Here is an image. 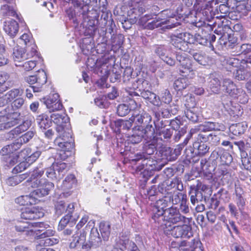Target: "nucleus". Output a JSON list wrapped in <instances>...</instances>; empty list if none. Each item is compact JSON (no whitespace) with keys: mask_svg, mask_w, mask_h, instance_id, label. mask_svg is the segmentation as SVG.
I'll return each mask as SVG.
<instances>
[{"mask_svg":"<svg viewBox=\"0 0 251 251\" xmlns=\"http://www.w3.org/2000/svg\"><path fill=\"white\" fill-rule=\"evenodd\" d=\"M35 134V131L30 130L18 138L15 142L3 147L1 150L2 154H5L13 151H17L23 144L28 142Z\"/></svg>","mask_w":251,"mask_h":251,"instance_id":"obj_12","label":"nucleus"},{"mask_svg":"<svg viewBox=\"0 0 251 251\" xmlns=\"http://www.w3.org/2000/svg\"><path fill=\"white\" fill-rule=\"evenodd\" d=\"M55 231L52 229H47L39 235H37V240L35 242L37 251H45L47 246H52L57 242L54 238H50L54 234Z\"/></svg>","mask_w":251,"mask_h":251,"instance_id":"obj_9","label":"nucleus"},{"mask_svg":"<svg viewBox=\"0 0 251 251\" xmlns=\"http://www.w3.org/2000/svg\"><path fill=\"white\" fill-rule=\"evenodd\" d=\"M59 96L57 93L50 95L44 101L50 112L62 109L63 105L59 100Z\"/></svg>","mask_w":251,"mask_h":251,"instance_id":"obj_20","label":"nucleus"},{"mask_svg":"<svg viewBox=\"0 0 251 251\" xmlns=\"http://www.w3.org/2000/svg\"><path fill=\"white\" fill-rule=\"evenodd\" d=\"M11 151L10 152L5 154H2L0 152L1 155L4 156V159H6L7 165H8V166H13L16 164L18 162L19 158L20 156L25 158V156H24V155H25L27 152V150H25L22 151L19 154H18L17 153H14V151Z\"/></svg>","mask_w":251,"mask_h":251,"instance_id":"obj_24","label":"nucleus"},{"mask_svg":"<svg viewBox=\"0 0 251 251\" xmlns=\"http://www.w3.org/2000/svg\"><path fill=\"white\" fill-rule=\"evenodd\" d=\"M225 128L223 124L218 122H205L199 126V130L203 132L212 130L224 131Z\"/></svg>","mask_w":251,"mask_h":251,"instance_id":"obj_28","label":"nucleus"},{"mask_svg":"<svg viewBox=\"0 0 251 251\" xmlns=\"http://www.w3.org/2000/svg\"><path fill=\"white\" fill-rule=\"evenodd\" d=\"M75 208L74 203L66 204L63 201H58L55 205V213L58 215H61L64 212H68L67 214L73 213Z\"/></svg>","mask_w":251,"mask_h":251,"instance_id":"obj_29","label":"nucleus"},{"mask_svg":"<svg viewBox=\"0 0 251 251\" xmlns=\"http://www.w3.org/2000/svg\"><path fill=\"white\" fill-rule=\"evenodd\" d=\"M170 204L168 197L165 196L163 198L159 199L156 201L154 208L158 210H166Z\"/></svg>","mask_w":251,"mask_h":251,"instance_id":"obj_50","label":"nucleus"},{"mask_svg":"<svg viewBox=\"0 0 251 251\" xmlns=\"http://www.w3.org/2000/svg\"><path fill=\"white\" fill-rule=\"evenodd\" d=\"M173 134V129L172 128H164L159 132V137H156V138H158V140L160 139L161 140L164 139L168 141L171 138Z\"/></svg>","mask_w":251,"mask_h":251,"instance_id":"obj_51","label":"nucleus"},{"mask_svg":"<svg viewBox=\"0 0 251 251\" xmlns=\"http://www.w3.org/2000/svg\"><path fill=\"white\" fill-rule=\"evenodd\" d=\"M133 123L135 125L134 126H143L147 125H150L151 121V115L144 110H135L130 117Z\"/></svg>","mask_w":251,"mask_h":251,"instance_id":"obj_15","label":"nucleus"},{"mask_svg":"<svg viewBox=\"0 0 251 251\" xmlns=\"http://www.w3.org/2000/svg\"><path fill=\"white\" fill-rule=\"evenodd\" d=\"M172 96L169 90H164L161 94V99L162 102L166 104H169L172 101Z\"/></svg>","mask_w":251,"mask_h":251,"instance_id":"obj_64","label":"nucleus"},{"mask_svg":"<svg viewBox=\"0 0 251 251\" xmlns=\"http://www.w3.org/2000/svg\"><path fill=\"white\" fill-rule=\"evenodd\" d=\"M36 121L42 131L50 127L52 123L49 117L44 114L38 116L36 118Z\"/></svg>","mask_w":251,"mask_h":251,"instance_id":"obj_41","label":"nucleus"},{"mask_svg":"<svg viewBox=\"0 0 251 251\" xmlns=\"http://www.w3.org/2000/svg\"><path fill=\"white\" fill-rule=\"evenodd\" d=\"M130 111V109L129 106L125 103L120 104L117 107V113L118 116L121 117L127 115Z\"/></svg>","mask_w":251,"mask_h":251,"instance_id":"obj_52","label":"nucleus"},{"mask_svg":"<svg viewBox=\"0 0 251 251\" xmlns=\"http://www.w3.org/2000/svg\"><path fill=\"white\" fill-rule=\"evenodd\" d=\"M198 138L201 142H208L212 146H217L219 144L220 140V138L218 135L212 133L208 135L200 133L198 135Z\"/></svg>","mask_w":251,"mask_h":251,"instance_id":"obj_35","label":"nucleus"},{"mask_svg":"<svg viewBox=\"0 0 251 251\" xmlns=\"http://www.w3.org/2000/svg\"><path fill=\"white\" fill-rule=\"evenodd\" d=\"M68 126L67 124L57 125L56 130L59 134L54 140L55 145L58 146L62 151H71L74 148V143L72 139L71 133L66 132L65 128ZM69 126V125H68Z\"/></svg>","mask_w":251,"mask_h":251,"instance_id":"obj_3","label":"nucleus"},{"mask_svg":"<svg viewBox=\"0 0 251 251\" xmlns=\"http://www.w3.org/2000/svg\"><path fill=\"white\" fill-rule=\"evenodd\" d=\"M185 53H177L176 59L179 63V70L182 73V75L186 76L188 73L193 74L195 68L193 67L192 60L188 57Z\"/></svg>","mask_w":251,"mask_h":251,"instance_id":"obj_13","label":"nucleus"},{"mask_svg":"<svg viewBox=\"0 0 251 251\" xmlns=\"http://www.w3.org/2000/svg\"><path fill=\"white\" fill-rule=\"evenodd\" d=\"M193 151H192L191 149H186L185 150L186 159L190 162L191 161V159L192 158L194 152H195L196 154L203 155L208 152L210 149L207 145L204 144V142H201V143L199 142H195L193 144Z\"/></svg>","mask_w":251,"mask_h":251,"instance_id":"obj_17","label":"nucleus"},{"mask_svg":"<svg viewBox=\"0 0 251 251\" xmlns=\"http://www.w3.org/2000/svg\"><path fill=\"white\" fill-rule=\"evenodd\" d=\"M36 49L37 46L35 44H34L33 42L26 46V51L27 53L26 54L27 59L33 57L37 54V52Z\"/></svg>","mask_w":251,"mask_h":251,"instance_id":"obj_57","label":"nucleus"},{"mask_svg":"<svg viewBox=\"0 0 251 251\" xmlns=\"http://www.w3.org/2000/svg\"><path fill=\"white\" fill-rule=\"evenodd\" d=\"M37 200L35 196L32 195V192L29 195L21 196L15 199V202L21 205H28L35 204Z\"/></svg>","mask_w":251,"mask_h":251,"instance_id":"obj_34","label":"nucleus"},{"mask_svg":"<svg viewBox=\"0 0 251 251\" xmlns=\"http://www.w3.org/2000/svg\"><path fill=\"white\" fill-rule=\"evenodd\" d=\"M3 29L11 37H14L19 31V25L15 20H10L4 23Z\"/></svg>","mask_w":251,"mask_h":251,"instance_id":"obj_30","label":"nucleus"},{"mask_svg":"<svg viewBox=\"0 0 251 251\" xmlns=\"http://www.w3.org/2000/svg\"><path fill=\"white\" fill-rule=\"evenodd\" d=\"M166 210H158L153 208L152 219L155 223H157L160 226L165 227L164 224L166 222V218L165 217V213Z\"/></svg>","mask_w":251,"mask_h":251,"instance_id":"obj_36","label":"nucleus"},{"mask_svg":"<svg viewBox=\"0 0 251 251\" xmlns=\"http://www.w3.org/2000/svg\"><path fill=\"white\" fill-rule=\"evenodd\" d=\"M167 224L173 225L189 224L191 219L182 215L177 207L172 206L166 209L165 213Z\"/></svg>","mask_w":251,"mask_h":251,"instance_id":"obj_8","label":"nucleus"},{"mask_svg":"<svg viewBox=\"0 0 251 251\" xmlns=\"http://www.w3.org/2000/svg\"><path fill=\"white\" fill-rule=\"evenodd\" d=\"M13 58L15 62H21L27 59L24 50L19 46L13 50Z\"/></svg>","mask_w":251,"mask_h":251,"instance_id":"obj_44","label":"nucleus"},{"mask_svg":"<svg viewBox=\"0 0 251 251\" xmlns=\"http://www.w3.org/2000/svg\"><path fill=\"white\" fill-rule=\"evenodd\" d=\"M178 25H179V24L177 22L174 24L171 22L170 20H165L158 17L155 18L151 22L147 24L145 28L148 29H153L155 28L162 27L163 28L172 29Z\"/></svg>","mask_w":251,"mask_h":251,"instance_id":"obj_16","label":"nucleus"},{"mask_svg":"<svg viewBox=\"0 0 251 251\" xmlns=\"http://www.w3.org/2000/svg\"><path fill=\"white\" fill-rule=\"evenodd\" d=\"M76 179L75 175L70 174L68 175L63 180L61 185V189L63 190H67L72 189L75 185Z\"/></svg>","mask_w":251,"mask_h":251,"instance_id":"obj_42","label":"nucleus"},{"mask_svg":"<svg viewBox=\"0 0 251 251\" xmlns=\"http://www.w3.org/2000/svg\"><path fill=\"white\" fill-rule=\"evenodd\" d=\"M160 151L162 157L166 158L168 161H173L177 158L176 155L173 149L170 147H164Z\"/></svg>","mask_w":251,"mask_h":251,"instance_id":"obj_46","label":"nucleus"},{"mask_svg":"<svg viewBox=\"0 0 251 251\" xmlns=\"http://www.w3.org/2000/svg\"><path fill=\"white\" fill-rule=\"evenodd\" d=\"M167 196L168 197V200H169L170 204L174 205L181 203L187 198L186 194L176 191L168 192Z\"/></svg>","mask_w":251,"mask_h":251,"instance_id":"obj_31","label":"nucleus"},{"mask_svg":"<svg viewBox=\"0 0 251 251\" xmlns=\"http://www.w3.org/2000/svg\"><path fill=\"white\" fill-rule=\"evenodd\" d=\"M102 14L101 19L103 20L104 25L108 24H111L114 22L112 18V14L110 12H108L106 10L101 11Z\"/></svg>","mask_w":251,"mask_h":251,"instance_id":"obj_62","label":"nucleus"},{"mask_svg":"<svg viewBox=\"0 0 251 251\" xmlns=\"http://www.w3.org/2000/svg\"><path fill=\"white\" fill-rule=\"evenodd\" d=\"M128 238L124 233H120L119 237L116 239V246L121 251L126 250L129 242Z\"/></svg>","mask_w":251,"mask_h":251,"instance_id":"obj_45","label":"nucleus"},{"mask_svg":"<svg viewBox=\"0 0 251 251\" xmlns=\"http://www.w3.org/2000/svg\"><path fill=\"white\" fill-rule=\"evenodd\" d=\"M147 141V142L144 146V152L143 154H144V153H145L148 156H150L153 154L156 150L158 138H156V135L155 134V137L153 139L148 140Z\"/></svg>","mask_w":251,"mask_h":251,"instance_id":"obj_39","label":"nucleus"},{"mask_svg":"<svg viewBox=\"0 0 251 251\" xmlns=\"http://www.w3.org/2000/svg\"><path fill=\"white\" fill-rule=\"evenodd\" d=\"M78 217L79 216L76 213L74 214L73 213L72 214H66L60 221L58 229L60 230H63L68 224L75 222Z\"/></svg>","mask_w":251,"mask_h":251,"instance_id":"obj_38","label":"nucleus"},{"mask_svg":"<svg viewBox=\"0 0 251 251\" xmlns=\"http://www.w3.org/2000/svg\"><path fill=\"white\" fill-rule=\"evenodd\" d=\"M133 160L141 161L137 168L139 171L142 170L147 171H159L162 168L161 165L157 164L156 160L153 159L150 156H145L144 154H137Z\"/></svg>","mask_w":251,"mask_h":251,"instance_id":"obj_10","label":"nucleus"},{"mask_svg":"<svg viewBox=\"0 0 251 251\" xmlns=\"http://www.w3.org/2000/svg\"><path fill=\"white\" fill-rule=\"evenodd\" d=\"M95 104L101 108H106L109 103L107 100L106 97L104 96H100L94 100Z\"/></svg>","mask_w":251,"mask_h":251,"instance_id":"obj_54","label":"nucleus"},{"mask_svg":"<svg viewBox=\"0 0 251 251\" xmlns=\"http://www.w3.org/2000/svg\"><path fill=\"white\" fill-rule=\"evenodd\" d=\"M26 81L31 86V89L34 93L42 91L43 86L46 83L47 76L44 70L39 71L38 73L34 75H30L25 78Z\"/></svg>","mask_w":251,"mask_h":251,"instance_id":"obj_11","label":"nucleus"},{"mask_svg":"<svg viewBox=\"0 0 251 251\" xmlns=\"http://www.w3.org/2000/svg\"><path fill=\"white\" fill-rule=\"evenodd\" d=\"M222 90L233 97H236L241 90L236 88L233 81L230 79L225 78L223 81Z\"/></svg>","mask_w":251,"mask_h":251,"instance_id":"obj_21","label":"nucleus"},{"mask_svg":"<svg viewBox=\"0 0 251 251\" xmlns=\"http://www.w3.org/2000/svg\"><path fill=\"white\" fill-rule=\"evenodd\" d=\"M185 116L187 118L188 120L192 122L193 123H196L198 121L199 118L197 113H196L193 110L187 109L184 112Z\"/></svg>","mask_w":251,"mask_h":251,"instance_id":"obj_59","label":"nucleus"},{"mask_svg":"<svg viewBox=\"0 0 251 251\" xmlns=\"http://www.w3.org/2000/svg\"><path fill=\"white\" fill-rule=\"evenodd\" d=\"M23 94V89H12L9 90L5 95L0 97V107L13 101L17 97H21Z\"/></svg>","mask_w":251,"mask_h":251,"instance_id":"obj_19","label":"nucleus"},{"mask_svg":"<svg viewBox=\"0 0 251 251\" xmlns=\"http://www.w3.org/2000/svg\"><path fill=\"white\" fill-rule=\"evenodd\" d=\"M230 46V48H233L234 47H235L236 49L240 48V52L242 53L246 54L251 51V45L249 44H243L241 46L238 44H236L235 45L229 44L228 47Z\"/></svg>","mask_w":251,"mask_h":251,"instance_id":"obj_63","label":"nucleus"},{"mask_svg":"<svg viewBox=\"0 0 251 251\" xmlns=\"http://www.w3.org/2000/svg\"><path fill=\"white\" fill-rule=\"evenodd\" d=\"M190 84L189 80L185 77L179 78L176 79L174 83V87L177 91H181L185 88Z\"/></svg>","mask_w":251,"mask_h":251,"instance_id":"obj_48","label":"nucleus"},{"mask_svg":"<svg viewBox=\"0 0 251 251\" xmlns=\"http://www.w3.org/2000/svg\"><path fill=\"white\" fill-rule=\"evenodd\" d=\"M12 108L8 106L0 111V130L8 129L18 124L20 114L18 112H10Z\"/></svg>","mask_w":251,"mask_h":251,"instance_id":"obj_4","label":"nucleus"},{"mask_svg":"<svg viewBox=\"0 0 251 251\" xmlns=\"http://www.w3.org/2000/svg\"><path fill=\"white\" fill-rule=\"evenodd\" d=\"M80 14L82 15L87 34L93 36L98 29L99 14L97 11L90 5H84Z\"/></svg>","mask_w":251,"mask_h":251,"instance_id":"obj_2","label":"nucleus"},{"mask_svg":"<svg viewBox=\"0 0 251 251\" xmlns=\"http://www.w3.org/2000/svg\"><path fill=\"white\" fill-rule=\"evenodd\" d=\"M133 123L130 118L128 120H118L115 122V126L118 128L117 131L119 133L128 131L132 127Z\"/></svg>","mask_w":251,"mask_h":251,"instance_id":"obj_37","label":"nucleus"},{"mask_svg":"<svg viewBox=\"0 0 251 251\" xmlns=\"http://www.w3.org/2000/svg\"><path fill=\"white\" fill-rule=\"evenodd\" d=\"M72 238V241L70 244V248L74 249L80 246H82V249L87 248V244H84L86 240V234L85 233H76L73 236Z\"/></svg>","mask_w":251,"mask_h":251,"instance_id":"obj_26","label":"nucleus"},{"mask_svg":"<svg viewBox=\"0 0 251 251\" xmlns=\"http://www.w3.org/2000/svg\"><path fill=\"white\" fill-rule=\"evenodd\" d=\"M44 173V170L40 167H36L31 173L30 177L26 181L27 185L32 188L40 187L32 191V195L35 196L37 200L39 198L49 194L50 191L54 188V185L45 178H41Z\"/></svg>","mask_w":251,"mask_h":251,"instance_id":"obj_1","label":"nucleus"},{"mask_svg":"<svg viewBox=\"0 0 251 251\" xmlns=\"http://www.w3.org/2000/svg\"><path fill=\"white\" fill-rule=\"evenodd\" d=\"M1 13L5 16H14L16 15L13 4L11 5L8 4L2 5L1 8Z\"/></svg>","mask_w":251,"mask_h":251,"instance_id":"obj_53","label":"nucleus"},{"mask_svg":"<svg viewBox=\"0 0 251 251\" xmlns=\"http://www.w3.org/2000/svg\"><path fill=\"white\" fill-rule=\"evenodd\" d=\"M209 86L212 89V91L215 93L218 91L221 86V82L219 79L216 77H211L209 82Z\"/></svg>","mask_w":251,"mask_h":251,"instance_id":"obj_56","label":"nucleus"},{"mask_svg":"<svg viewBox=\"0 0 251 251\" xmlns=\"http://www.w3.org/2000/svg\"><path fill=\"white\" fill-rule=\"evenodd\" d=\"M33 224L28 222H18L15 226V230L18 232H33Z\"/></svg>","mask_w":251,"mask_h":251,"instance_id":"obj_43","label":"nucleus"},{"mask_svg":"<svg viewBox=\"0 0 251 251\" xmlns=\"http://www.w3.org/2000/svg\"><path fill=\"white\" fill-rule=\"evenodd\" d=\"M249 75V74L246 70L243 69L237 70L234 74L235 77L238 80H245Z\"/></svg>","mask_w":251,"mask_h":251,"instance_id":"obj_61","label":"nucleus"},{"mask_svg":"<svg viewBox=\"0 0 251 251\" xmlns=\"http://www.w3.org/2000/svg\"><path fill=\"white\" fill-rule=\"evenodd\" d=\"M132 132L133 134L146 141L155 137V128L152 125H147L145 128H143V126H134Z\"/></svg>","mask_w":251,"mask_h":251,"instance_id":"obj_14","label":"nucleus"},{"mask_svg":"<svg viewBox=\"0 0 251 251\" xmlns=\"http://www.w3.org/2000/svg\"><path fill=\"white\" fill-rule=\"evenodd\" d=\"M124 37L121 34L115 35L113 34L111 36V42L112 46L120 47L123 43Z\"/></svg>","mask_w":251,"mask_h":251,"instance_id":"obj_55","label":"nucleus"},{"mask_svg":"<svg viewBox=\"0 0 251 251\" xmlns=\"http://www.w3.org/2000/svg\"><path fill=\"white\" fill-rule=\"evenodd\" d=\"M30 121H24L6 134V138L10 140L17 137L20 133L26 130L30 126Z\"/></svg>","mask_w":251,"mask_h":251,"instance_id":"obj_25","label":"nucleus"},{"mask_svg":"<svg viewBox=\"0 0 251 251\" xmlns=\"http://www.w3.org/2000/svg\"><path fill=\"white\" fill-rule=\"evenodd\" d=\"M43 216V212L39 211L34 207H26L22 210L21 214V217L22 219L29 220L38 219Z\"/></svg>","mask_w":251,"mask_h":251,"instance_id":"obj_23","label":"nucleus"},{"mask_svg":"<svg viewBox=\"0 0 251 251\" xmlns=\"http://www.w3.org/2000/svg\"><path fill=\"white\" fill-rule=\"evenodd\" d=\"M202 244L198 239H194L190 243L191 251H202Z\"/></svg>","mask_w":251,"mask_h":251,"instance_id":"obj_60","label":"nucleus"},{"mask_svg":"<svg viewBox=\"0 0 251 251\" xmlns=\"http://www.w3.org/2000/svg\"><path fill=\"white\" fill-rule=\"evenodd\" d=\"M50 117L51 122H53L56 125L58 124H68L69 122V118L65 113H53L50 115Z\"/></svg>","mask_w":251,"mask_h":251,"instance_id":"obj_40","label":"nucleus"},{"mask_svg":"<svg viewBox=\"0 0 251 251\" xmlns=\"http://www.w3.org/2000/svg\"><path fill=\"white\" fill-rule=\"evenodd\" d=\"M171 44L176 49L186 51L189 49L188 44L191 42L193 35L187 32L172 34L170 36Z\"/></svg>","mask_w":251,"mask_h":251,"instance_id":"obj_6","label":"nucleus"},{"mask_svg":"<svg viewBox=\"0 0 251 251\" xmlns=\"http://www.w3.org/2000/svg\"><path fill=\"white\" fill-rule=\"evenodd\" d=\"M189 53L194 59L201 65L206 66L211 63V57L202 51L192 50L189 51Z\"/></svg>","mask_w":251,"mask_h":251,"instance_id":"obj_22","label":"nucleus"},{"mask_svg":"<svg viewBox=\"0 0 251 251\" xmlns=\"http://www.w3.org/2000/svg\"><path fill=\"white\" fill-rule=\"evenodd\" d=\"M246 127V126L243 123H238L232 125L229 129L233 134L238 135L244 133Z\"/></svg>","mask_w":251,"mask_h":251,"instance_id":"obj_49","label":"nucleus"},{"mask_svg":"<svg viewBox=\"0 0 251 251\" xmlns=\"http://www.w3.org/2000/svg\"><path fill=\"white\" fill-rule=\"evenodd\" d=\"M146 12L145 7L138 6L137 7L130 9L128 11V17L130 18L131 23H136L141 16Z\"/></svg>","mask_w":251,"mask_h":251,"instance_id":"obj_32","label":"nucleus"},{"mask_svg":"<svg viewBox=\"0 0 251 251\" xmlns=\"http://www.w3.org/2000/svg\"><path fill=\"white\" fill-rule=\"evenodd\" d=\"M165 191L167 192V195L168 192L175 191V190L182 191L183 190V183L180 178L178 177L174 178L171 180H168L165 182Z\"/></svg>","mask_w":251,"mask_h":251,"instance_id":"obj_27","label":"nucleus"},{"mask_svg":"<svg viewBox=\"0 0 251 251\" xmlns=\"http://www.w3.org/2000/svg\"><path fill=\"white\" fill-rule=\"evenodd\" d=\"M140 96L154 105L159 106L161 104L160 98L154 93L149 90H144L141 92Z\"/></svg>","mask_w":251,"mask_h":251,"instance_id":"obj_33","label":"nucleus"},{"mask_svg":"<svg viewBox=\"0 0 251 251\" xmlns=\"http://www.w3.org/2000/svg\"><path fill=\"white\" fill-rule=\"evenodd\" d=\"M68 170L67 165L63 162H54L51 165L46 168V175L51 180H60Z\"/></svg>","mask_w":251,"mask_h":251,"instance_id":"obj_7","label":"nucleus"},{"mask_svg":"<svg viewBox=\"0 0 251 251\" xmlns=\"http://www.w3.org/2000/svg\"><path fill=\"white\" fill-rule=\"evenodd\" d=\"M188 224H181L182 226H172L171 225H165L163 227L164 232L171 234L175 238H188L193 236L192 227Z\"/></svg>","mask_w":251,"mask_h":251,"instance_id":"obj_5","label":"nucleus"},{"mask_svg":"<svg viewBox=\"0 0 251 251\" xmlns=\"http://www.w3.org/2000/svg\"><path fill=\"white\" fill-rule=\"evenodd\" d=\"M201 170L203 171H206L209 174H212L214 172L215 166L214 165H212L210 166V165H208V162L206 159H202L201 160Z\"/></svg>","mask_w":251,"mask_h":251,"instance_id":"obj_58","label":"nucleus"},{"mask_svg":"<svg viewBox=\"0 0 251 251\" xmlns=\"http://www.w3.org/2000/svg\"><path fill=\"white\" fill-rule=\"evenodd\" d=\"M210 157L214 159H218L221 165H228L233 160L231 155L222 149H216L212 151Z\"/></svg>","mask_w":251,"mask_h":251,"instance_id":"obj_18","label":"nucleus"},{"mask_svg":"<svg viewBox=\"0 0 251 251\" xmlns=\"http://www.w3.org/2000/svg\"><path fill=\"white\" fill-rule=\"evenodd\" d=\"M99 229L103 240H107L110 234V225L109 223L105 222H100Z\"/></svg>","mask_w":251,"mask_h":251,"instance_id":"obj_47","label":"nucleus"}]
</instances>
